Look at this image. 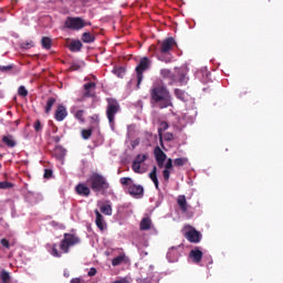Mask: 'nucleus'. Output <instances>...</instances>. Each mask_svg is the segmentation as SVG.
Masks as SVG:
<instances>
[{
    "mask_svg": "<svg viewBox=\"0 0 283 283\" xmlns=\"http://www.w3.org/2000/svg\"><path fill=\"white\" fill-rule=\"evenodd\" d=\"M151 226H153L151 218L145 217L142 219L139 223V229L140 231H149V229H151Z\"/></svg>",
    "mask_w": 283,
    "mask_h": 283,
    "instance_id": "nucleus-17",
    "label": "nucleus"
},
{
    "mask_svg": "<svg viewBox=\"0 0 283 283\" xmlns=\"http://www.w3.org/2000/svg\"><path fill=\"white\" fill-rule=\"evenodd\" d=\"M145 160H147V155H137L135 157V159L133 160V163H137L138 165H143V163H145Z\"/></svg>",
    "mask_w": 283,
    "mask_h": 283,
    "instance_id": "nucleus-34",
    "label": "nucleus"
},
{
    "mask_svg": "<svg viewBox=\"0 0 283 283\" xmlns=\"http://www.w3.org/2000/svg\"><path fill=\"white\" fill-rule=\"evenodd\" d=\"M59 149H61V148H56V150H59Z\"/></svg>",
    "mask_w": 283,
    "mask_h": 283,
    "instance_id": "nucleus-55",
    "label": "nucleus"
},
{
    "mask_svg": "<svg viewBox=\"0 0 283 283\" xmlns=\"http://www.w3.org/2000/svg\"><path fill=\"white\" fill-rule=\"evenodd\" d=\"M70 70H71V72H76L77 70H81V65L80 64H72Z\"/></svg>",
    "mask_w": 283,
    "mask_h": 283,
    "instance_id": "nucleus-48",
    "label": "nucleus"
},
{
    "mask_svg": "<svg viewBox=\"0 0 283 283\" xmlns=\"http://www.w3.org/2000/svg\"><path fill=\"white\" fill-rule=\"evenodd\" d=\"M44 178H52V170L51 169H45L44 170Z\"/></svg>",
    "mask_w": 283,
    "mask_h": 283,
    "instance_id": "nucleus-49",
    "label": "nucleus"
},
{
    "mask_svg": "<svg viewBox=\"0 0 283 283\" xmlns=\"http://www.w3.org/2000/svg\"><path fill=\"white\" fill-rule=\"evenodd\" d=\"M174 167V160L171 158H169L165 165V169L169 170Z\"/></svg>",
    "mask_w": 283,
    "mask_h": 283,
    "instance_id": "nucleus-42",
    "label": "nucleus"
},
{
    "mask_svg": "<svg viewBox=\"0 0 283 283\" xmlns=\"http://www.w3.org/2000/svg\"><path fill=\"white\" fill-rule=\"evenodd\" d=\"M170 174H171V172H170L169 170H167V169H165V170L163 171V177H164V179H165L166 181L169 180Z\"/></svg>",
    "mask_w": 283,
    "mask_h": 283,
    "instance_id": "nucleus-45",
    "label": "nucleus"
},
{
    "mask_svg": "<svg viewBox=\"0 0 283 283\" xmlns=\"http://www.w3.org/2000/svg\"><path fill=\"white\" fill-rule=\"evenodd\" d=\"M177 205L182 213L189 211V205L187 203V197L185 195H179L177 197Z\"/></svg>",
    "mask_w": 283,
    "mask_h": 283,
    "instance_id": "nucleus-15",
    "label": "nucleus"
},
{
    "mask_svg": "<svg viewBox=\"0 0 283 283\" xmlns=\"http://www.w3.org/2000/svg\"><path fill=\"white\" fill-rule=\"evenodd\" d=\"M119 182L123 187H130V185H134V180L129 177L120 178Z\"/></svg>",
    "mask_w": 283,
    "mask_h": 283,
    "instance_id": "nucleus-29",
    "label": "nucleus"
},
{
    "mask_svg": "<svg viewBox=\"0 0 283 283\" xmlns=\"http://www.w3.org/2000/svg\"><path fill=\"white\" fill-rule=\"evenodd\" d=\"M41 43L44 50H52V39L43 36Z\"/></svg>",
    "mask_w": 283,
    "mask_h": 283,
    "instance_id": "nucleus-25",
    "label": "nucleus"
},
{
    "mask_svg": "<svg viewBox=\"0 0 283 283\" xmlns=\"http://www.w3.org/2000/svg\"><path fill=\"white\" fill-rule=\"evenodd\" d=\"M106 117L109 125H114L116 120V114L120 112V104L116 101V98L107 97L106 98Z\"/></svg>",
    "mask_w": 283,
    "mask_h": 283,
    "instance_id": "nucleus-4",
    "label": "nucleus"
},
{
    "mask_svg": "<svg viewBox=\"0 0 283 283\" xmlns=\"http://www.w3.org/2000/svg\"><path fill=\"white\" fill-rule=\"evenodd\" d=\"M101 211L104 213V216H112L113 210L111 205H104L101 207Z\"/></svg>",
    "mask_w": 283,
    "mask_h": 283,
    "instance_id": "nucleus-31",
    "label": "nucleus"
},
{
    "mask_svg": "<svg viewBox=\"0 0 283 283\" xmlns=\"http://www.w3.org/2000/svg\"><path fill=\"white\" fill-rule=\"evenodd\" d=\"M169 129V124L167 122H161L158 127V136H159V143L161 147L164 146L163 144V134Z\"/></svg>",
    "mask_w": 283,
    "mask_h": 283,
    "instance_id": "nucleus-19",
    "label": "nucleus"
},
{
    "mask_svg": "<svg viewBox=\"0 0 283 283\" xmlns=\"http://www.w3.org/2000/svg\"><path fill=\"white\" fill-rule=\"evenodd\" d=\"M82 138L84 140H90V138H92V128L82 129Z\"/></svg>",
    "mask_w": 283,
    "mask_h": 283,
    "instance_id": "nucleus-33",
    "label": "nucleus"
},
{
    "mask_svg": "<svg viewBox=\"0 0 283 283\" xmlns=\"http://www.w3.org/2000/svg\"><path fill=\"white\" fill-rule=\"evenodd\" d=\"M158 45L161 56H165V54H169V52L174 50V46L176 45V40L174 38H166L163 41H158Z\"/></svg>",
    "mask_w": 283,
    "mask_h": 283,
    "instance_id": "nucleus-8",
    "label": "nucleus"
},
{
    "mask_svg": "<svg viewBox=\"0 0 283 283\" xmlns=\"http://www.w3.org/2000/svg\"><path fill=\"white\" fill-rule=\"evenodd\" d=\"M75 191L77 196H82L84 198H88V196L92 193V190H90V187H87L85 184H78L75 187Z\"/></svg>",
    "mask_w": 283,
    "mask_h": 283,
    "instance_id": "nucleus-13",
    "label": "nucleus"
},
{
    "mask_svg": "<svg viewBox=\"0 0 283 283\" xmlns=\"http://www.w3.org/2000/svg\"><path fill=\"white\" fill-rule=\"evenodd\" d=\"M54 103H56V98L49 97L45 106V114H50V112H52V107L54 106Z\"/></svg>",
    "mask_w": 283,
    "mask_h": 283,
    "instance_id": "nucleus-27",
    "label": "nucleus"
},
{
    "mask_svg": "<svg viewBox=\"0 0 283 283\" xmlns=\"http://www.w3.org/2000/svg\"><path fill=\"white\" fill-rule=\"evenodd\" d=\"M150 104L159 109H167L174 107V102L169 88L163 84H154L150 88Z\"/></svg>",
    "mask_w": 283,
    "mask_h": 283,
    "instance_id": "nucleus-1",
    "label": "nucleus"
},
{
    "mask_svg": "<svg viewBox=\"0 0 283 283\" xmlns=\"http://www.w3.org/2000/svg\"><path fill=\"white\" fill-rule=\"evenodd\" d=\"M12 67H14L13 65H7V66H3V65H0V72H10L12 70Z\"/></svg>",
    "mask_w": 283,
    "mask_h": 283,
    "instance_id": "nucleus-41",
    "label": "nucleus"
},
{
    "mask_svg": "<svg viewBox=\"0 0 283 283\" xmlns=\"http://www.w3.org/2000/svg\"><path fill=\"white\" fill-rule=\"evenodd\" d=\"M151 67V60L145 56L142 57L138 65L136 66V74H137V90L140 87V83H143L144 73L147 72Z\"/></svg>",
    "mask_w": 283,
    "mask_h": 283,
    "instance_id": "nucleus-5",
    "label": "nucleus"
},
{
    "mask_svg": "<svg viewBox=\"0 0 283 283\" xmlns=\"http://www.w3.org/2000/svg\"><path fill=\"white\" fill-rule=\"evenodd\" d=\"M179 76V83H187V75L185 73H180Z\"/></svg>",
    "mask_w": 283,
    "mask_h": 283,
    "instance_id": "nucleus-46",
    "label": "nucleus"
},
{
    "mask_svg": "<svg viewBox=\"0 0 283 283\" xmlns=\"http://www.w3.org/2000/svg\"><path fill=\"white\" fill-rule=\"evenodd\" d=\"M74 117L76 120H80V123H85V111L80 109L75 113Z\"/></svg>",
    "mask_w": 283,
    "mask_h": 283,
    "instance_id": "nucleus-30",
    "label": "nucleus"
},
{
    "mask_svg": "<svg viewBox=\"0 0 283 283\" xmlns=\"http://www.w3.org/2000/svg\"><path fill=\"white\" fill-rule=\"evenodd\" d=\"M157 165L160 169H163V167H165V161H157Z\"/></svg>",
    "mask_w": 283,
    "mask_h": 283,
    "instance_id": "nucleus-51",
    "label": "nucleus"
},
{
    "mask_svg": "<svg viewBox=\"0 0 283 283\" xmlns=\"http://www.w3.org/2000/svg\"><path fill=\"white\" fill-rule=\"evenodd\" d=\"M128 193L133 196V198H138L142 197L143 193H145V188H143V186L140 185L133 184L128 187Z\"/></svg>",
    "mask_w": 283,
    "mask_h": 283,
    "instance_id": "nucleus-11",
    "label": "nucleus"
},
{
    "mask_svg": "<svg viewBox=\"0 0 283 283\" xmlns=\"http://www.w3.org/2000/svg\"><path fill=\"white\" fill-rule=\"evenodd\" d=\"M87 185L94 193H101L102 196H107L109 191V181L107 178L98 172H93L88 179Z\"/></svg>",
    "mask_w": 283,
    "mask_h": 283,
    "instance_id": "nucleus-3",
    "label": "nucleus"
},
{
    "mask_svg": "<svg viewBox=\"0 0 283 283\" xmlns=\"http://www.w3.org/2000/svg\"><path fill=\"white\" fill-rule=\"evenodd\" d=\"M160 74H161L163 78H170V81H174V73H171V70L163 69L160 71Z\"/></svg>",
    "mask_w": 283,
    "mask_h": 283,
    "instance_id": "nucleus-28",
    "label": "nucleus"
},
{
    "mask_svg": "<svg viewBox=\"0 0 283 283\" xmlns=\"http://www.w3.org/2000/svg\"><path fill=\"white\" fill-rule=\"evenodd\" d=\"M2 143L10 148L17 147V142L14 140V137H12V135L2 136Z\"/></svg>",
    "mask_w": 283,
    "mask_h": 283,
    "instance_id": "nucleus-21",
    "label": "nucleus"
},
{
    "mask_svg": "<svg viewBox=\"0 0 283 283\" xmlns=\"http://www.w3.org/2000/svg\"><path fill=\"white\" fill-rule=\"evenodd\" d=\"M188 231L185 232V238L190 242L191 244H200L202 241V233L200 231L196 230V228L188 226Z\"/></svg>",
    "mask_w": 283,
    "mask_h": 283,
    "instance_id": "nucleus-7",
    "label": "nucleus"
},
{
    "mask_svg": "<svg viewBox=\"0 0 283 283\" xmlns=\"http://www.w3.org/2000/svg\"><path fill=\"white\" fill-rule=\"evenodd\" d=\"M0 244H2L4 249H10V241H8V239H1Z\"/></svg>",
    "mask_w": 283,
    "mask_h": 283,
    "instance_id": "nucleus-43",
    "label": "nucleus"
},
{
    "mask_svg": "<svg viewBox=\"0 0 283 283\" xmlns=\"http://www.w3.org/2000/svg\"><path fill=\"white\" fill-rule=\"evenodd\" d=\"M14 187V184L9 181H0V189H12Z\"/></svg>",
    "mask_w": 283,
    "mask_h": 283,
    "instance_id": "nucleus-37",
    "label": "nucleus"
},
{
    "mask_svg": "<svg viewBox=\"0 0 283 283\" xmlns=\"http://www.w3.org/2000/svg\"><path fill=\"white\" fill-rule=\"evenodd\" d=\"M174 138V134L171 133H166L164 135V140L170 142Z\"/></svg>",
    "mask_w": 283,
    "mask_h": 283,
    "instance_id": "nucleus-47",
    "label": "nucleus"
},
{
    "mask_svg": "<svg viewBox=\"0 0 283 283\" xmlns=\"http://www.w3.org/2000/svg\"><path fill=\"white\" fill-rule=\"evenodd\" d=\"M33 127L35 129V132H42L43 129V125L41 124V120L38 119L34 124H33Z\"/></svg>",
    "mask_w": 283,
    "mask_h": 283,
    "instance_id": "nucleus-39",
    "label": "nucleus"
},
{
    "mask_svg": "<svg viewBox=\"0 0 283 283\" xmlns=\"http://www.w3.org/2000/svg\"><path fill=\"white\" fill-rule=\"evenodd\" d=\"M175 96L179 99V101H185V91L180 90V88H176L175 90Z\"/></svg>",
    "mask_w": 283,
    "mask_h": 283,
    "instance_id": "nucleus-36",
    "label": "nucleus"
},
{
    "mask_svg": "<svg viewBox=\"0 0 283 283\" xmlns=\"http://www.w3.org/2000/svg\"><path fill=\"white\" fill-rule=\"evenodd\" d=\"M55 143H59L61 140L59 137H54Z\"/></svg>",
    "mask_w": 283,
    "mask_h": 283,
    "instance_id": "nucleus-53",
    "label": "nucleus"
},
{
    "mask_svg": "<svg viewBox=\"0 0 283 283\" xmlns=\"http://www.w3.org/2000/svg\"><path fill=\"white\" fill-rule=\"evenodd\" d=\"M97 271L96 268H91L87 272L88 277H94L96 275Z\"/></svg>",
    "mask_w": 283,
    "mask_h": 283,
    "instance_id": "nucleus-44",
    "label": "nucleus"
},
{
    "mask_svg": "<svg viewBox=\"0 0 283 283\" xmlns=\"http://www.w3.org/2000/svg\"><path fill=\"white\" fill-rule=\"evenodd\" d=\"M178 258H180V252L178 251V248H171L167 252V260L169 262H178Z\"/></svg>",
    "mask_w": 283,
    "mask_h": 283,
    "instance_id": "nucleus-16",
    "label": "nucleus"
},
{
    "mask_svg": "<svg viewBox=\"0 0 283 283\" xmlns=\"http://www.w3.org/2000/svg\"><path fill=\"white\" fill-rule=\"evenodd\" d=\"M189 258H191L192 262H195V264H200V262H202V252L200 250V248H195L190 251L189 253Z\"/></svg>",
    "mask_w": 283,
    "mask_h": 283,
    "instance_id": "nucleus-14",
    "label": "nucleus"
},
{
    "mask_svg": "<svg viewBox=\"0 0 283 283\" xmlns=\"http://www.w3.org/2000/svg\"><path fill=\"white\" fill-rule=\"evenodd\" d=\"M155 159H156V161H166L167 160V155L158 146L155 148Z\"/></svg>",
    "mask_w": 283,
    "mask_h": 283,
    "instance_id": "nucleus-20",
    "label": "nucleus"
},
{
    "mask_svg": "<svg viewBox=\"0 0 283 283\" xmlns=\"http://www.w3.org/2000/svg\"><path fill=\"white\" fill-rule=\"evenodd\" d=\"M0 280L3 282V283H8L10 282V273H8L6 270H3L0 274Z\"/></svg>",
    "mask_w": 283,
    "mask_h": 283,
    "instance_id": "nucleus-35",
    "label": "nucleus"
},
{
    "mask_svg": "<svg viewBox=\"0 0 283 283\" xmlns=\"http://www.w3.org/2000/svg\"><path fill=\"white\" fill-rule=\"evenodd\" d=\"M188 159L187 158H176L174 161L175 167H184V165H187Z\"/></svg>",
    "mask_w": 283,
    "mask_h": 283,
    "instance_id": "nucleus-32",
    "label": "nucleus"
},
{
    "mask_svg": "<svg viewBox=\"0 0 283 283\" xmlns=\"http://www.w3.org/2000/svg\"><path fill=\"white\" fill-rule=\"evenodd\" d=\"M82 49H83V43L81 42V40H73L69 44V50L71 52H81Z\"/></svg>",
    "mask_w": 283,
    "mask_h": 283,
    "instance_id": "nucleus-18",
    "label": "nucleus"
},
{
    "mask_svg": "<svg viewBox=\"0 0 283 283\" xmlns=\"http://www.w3.org/2000/svg\"><path fill=\"white\" fill-rule=\"evenodd\" d=\"M92 119L98 123V115H95L94 117H92Z\"/></svg>",
    "mask_w": 283,
    "mask_h": 283,
    "instance_id": "nucleus-52",
    "label": "nucleus"
},
{
    "mask_svg": "<svg viewBox=\"0 0 283 283\" xmlns=\"http://www.w3.org/2000/svg\"><path fill=\"white\" fill-rule=\"evenodd\" d=\"M85 25H92V23L86 22L85 20L78 17L76 18L69 17L64 22V28H67V30H83Z\"/></svg>",
    "mask_w": 283,
    "mask_h": 283,
    "instance_id": "nucleus-6",
    "label": "nucleus"
},
{
    "mask_svg": "<svg viewBox=\"0 0 283 283\" xmlns=\"http://www.w3.org/2000/svg\"><path fill=\"white\" fill-rule=\"evenodd\" d=\"M150 180L154 182L156 189H159V184H158V176H157V168L154 166L151 172L149 174Z\"/></svg>",
    "mask_w": 283,
    "mask_h": 283,
    "instance_id": "nucleus-24",
    "label": "nucleus"
},
{
    "mask_svg": "<svg viewBox=\"0 0 283 283\" xmlns=\"http://www.w3.org/2000/svg\"><path fill=\"white\" fill-rule=\"evenodd\" d=\"M54 118L59 123L65 120V118H67V108H65V106H63V105H59L55 111Z\"/></svg>",
    "mask_w": 283,
    "mask_h": 283,
    "instance_id": "nucleus-12",
    "label": "nucleus"
},
{
    "mask_svg": "<svg viewBox=\"0 0 283 283\" xmlns=\"http://www.w3.org/2000/svg\"><path fill=\"white\" fill-rule=\"evenodd\" d=\"M132 169L135 174H140V164L133 161Z\"/></svg>",
    "mask_w": 283,
    "mask_h": 283,
    "instance_id": "nucleus-40",
    "label": "nucleus"
},
{
    "mask_svg": "<svg viewBox=\"0 0 283 283\" xmlns=\"http://www.w3.org/2000/svg\"><path fill=\"white\" fill-rule=\"evenodd\" d=\"M126 258L127 256H125V254H119L118 256L112 260V265L119 266V264H123V262H125Z\"/></svg>",
    "mask_w": 283,
    "mask_h": 283,
    "instance_id": "nucleus-26",
    "label": "nucleus"
},
{
    "mask_svg": "<svg viewBox=\"0 0 283 283\" xmlns=\"http://www.w3.org/2000/svg\"><path fill=\"white\" fill-rule=\"evenodd\" d=\"M95 224L101 231H103V229H105V226L103 224V214H101L98 210H95Z\"/></svg>",
    "mask_w": 283,
    "mask_h": 283,
    "instance_id": "nucleus-22",
    "label": "nucleus"
},
{
    "mask_svg": "<svg viewBox=\"0 0 283 283\" xmlns=\"http://www.w3.org/2000/svg\"><path fill=\"white\" fill-rule=\"evenodd\" d=\"M18 94L19 96H23V97L28 96V90L25 88V86H20L18 88Z\"/></svg>",
    "mask_w": 283,
    "mask_h": 283,
    "instance_id": "nucleus-38",
    "label": "nucleus"
},
{
    "mask_svg": "<svg viewBox=\"0 0 283 283\" xmlns=\"http://www.w3.org/2000/svg\"><path fill=\"white\" fill-rule=\"evenodd\" d=\"M76 244H81V238L72 233H64L63 240L60 242L61 251H59V245L54 243L51 248V255L53 258H62L63 253H70V248L76 247Z\"/></svg>",
    "mask_w": 283,
    "mask_h": 283,
    "instance_id": "nucleus-2",
    "label": "nucleus"
},
{
    "mask_svg": "<svg viewBox=\"0 0 283 283\" xmlns=\"http://www.w3.org/2000/svg\"><path fill=\"white\" fill-rule=\"evenodd\" d=\"M82 41L83 43H94V41H96V36H94V34L91 32H84L82 34Z\"/></svg>",
    "mask_w": 283,
    "mask_h": 283,
    "instance_id": "nucleus-23",
    "label": "nucleus"
},
{
    "mask_svg": "<svg viewBox=\"0 0 283 283\" xmlns=\"http://www.w3.org/2000/svg\"><path fill=\"white\" fill-rule=\"evenodd\" d=\"M70 283H82L81 277L72 279Z\"/></svg>",
    "mask_w": 283,
    "mask_h": 283,
    "instance_id": "nucleus-50",
    "label": "nucleus"
},
{
    "mask_svg": "<svg viewBox=\"0 0 283 283\" xmlns=\"http://www.w3.org/2000/svg\"><path fill=\"white\" fill-rule=\"evenodd\" d=\"M80 1H82V2H84V3H87V1H90V0H80Z\"/></svg>",
    "mask_w": 283,
    "mask_h": 283,
    "instance_id": "nucleus-54",
    "label": "nucleus"
},
{
    "mask_svg": "<svg viewBox=\"0 0 283 283\" xmlns=\"http://www.w3.org/2000/svg\"><path fill=\"white\" fill-rule=\"evenodd\" d=\"M149 52H151L158 61H161L163 63H171V57L160 54V45L158 43L150 45Z\"/></svg>",
    "mask_w": 283,
    "mask_h": 283,
    "instance_id": "nucleus-9",
    "label": "nucleus"
},
{
    "mask_svg": "<svg viewBox=\"0 0 283 283\" xmlns=\"http://www.w3.org/2000/svg\"><path fill=\"white\" fill-rule=\"evenodd\" d=\"M96 83L90 82L84 84V93H83V98H94L96 96Z\"/></svg>",
    "mask_w": 283,
    "mask_h": 283,
    "instance_id": "nucleus-10",
    "label": "nucleus"
}]
</instances>
